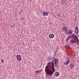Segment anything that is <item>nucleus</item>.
<instances>
[{
  "label": "nucleus",
  "mask_w": 79,
  "mask_h": 79,
  "mask_svg": "<svg viewBox=\"0 0 79 79\" xmlns=\"http://www.w3.org/2000/svg\"><path fill=\"white\" fill-rule=\"evenodd\" d=\"M69 46H65V48H69Z\"/></svg>",
  "instance_id": "6ab92c4d"
},
{
  "label": "nucleus",
  "mask_w": 79,
  "mask_h": 79,
  "mask_svg": "<svg viewBox=\"0 0 79 79\" xmlns=\"http://www.w3.org/2000/svg\"><path fill=\"white\" fill-rule=\"evenodd\" d=\"M75 34H77L79 32V30H75Z\"/></svg>",
  "instance_id": "ddd939ff"
},
{
  "label": "nucleus",
  "mask_w": 79,
  "mask_h": 79,
  "mask_svg": "<svg viewBox=\"0 0 79 79\" xmlns=\"http://www.w3.org/2000/svg\"><path fill=\"white\" fill-rule=\"evenodd\" d=\"M62 29L64 31L66 32L67 31V30H68V28H67V27H64L62 28Z\"/></svg>",
  "instance_id": "39448f33"
},
{
  "label": "nucleus",
  "mask_w": 79,
  "mask_h": 79,
  "mask_svg": "<svg viewBox=\"0 0 79 79\" xmlns=\"http://www.w3.org/2000/svg\"><path fill=\"white\" fill-rule=\"evenodd\" d=\"M50 67L49 66V65L46 66V67L45 71L47 74H49V75H52V74H53L55 71V68H54V63H52V71L50 70Z\"/></svg>",
  "instance_id": "f257e3e1"
},
{
  "label": "nucleus",
  "mask_w": 79,
  "mask_h": 79,
  "mask_svg": "<svg viewBox=\"0 0 79 79\" xmlns=\"http://www.w3.org/2000/svg\"><path fill=\"white\" fill-rule=\"evenodd\" d=\"M17 59L19 61H21V55H17Z\"/></svg>",
  "instance_id": "7ed1b4c3"
},
{
  "label": "nucleus",
  "mask_w": 79,
  "mask_h": 79,
  "mask_svg": "<svg viewBox=\"0 0 79 79\" xmlns=\"http://www.w3.org/2000/svg\"><path fill=\"white\" fill-rule=\"evenodd\" d=\"M72 32L70 30H68V34H72Z\"/></svg>",
  "instance_id": "9b49d317"
},
{
  "label": "nucleus",
  "mask_w": 79,
  "mask_h": 79,
  "mask_svg": "<svg viewBox=\"0 0 79 79\" xmlns=\"http://www.w3.org/2000/svg\"><path fill=\"white\" fill-rule=\"evenodd\" d=\"M55 74L56 76H59L60 75V73L58 72H56L55 73Z\"/></svg>",
  "instance_id": "6e6552de"
},
{
  "label": "nucleus",
  "mask_w": 79,
  "mask_h": 79,
  "mask_svg": "<svg viewBox=\"0 0 79 79\" xmlns=\"http://www.w3.org/2000/svg\"><path fill=\"white\" fill-rule=\"evenodd\" d=\"M73 67H74V65L73 64H70L69 66V68L71 69H73Z\"/></svg>",
  "instance_id": "f8f14e48"
},
{
  "label": "nucleus",
  "mask_w": 79,
  "mask_h": 79,
  "mask_svg": "<svg viewBox=\"0 0 79 79\" xmlns=\"http://www.w3.org/2000/svg\"><path fill=\"white\" fill-rule=\"evenodd\" d=\"M69 37H69L68 38H67V41H68V40H69Z\"/></svg>",
  "instance_id": "412c9836"
},
{
  "label": "nucleus",
  "mask_w": 79,
  "mask_h": 79,
  "mask_svg": "<svg viewBox=\"0 0 79 79\" xmlns=\"http://www.w3.org/2000/svg\"><path fill=\"white\" fill-rule=\"evenodd\" d=\"M68 31H69L68 30H67V31H65L66 32V33H67V34H68Z\"/></svg>",
  "instance_id": "4be33fe9"
},
{
  "label": "nucleus",
  "mask_w": 79,
  "mask_h": 79,
  "mask_svg": "<svg viewBox=\"0 0 79 79\" xmlns=\"http://www.w3.org/2000/svg\"><path fill=\"white\" fill-rule=\"evenodd\" d=\"M67 1V0H63V1H62V2H63V3H64L65 2H66Z\"/></svg>",
  "instance_id": "dca6fc26"
},
{
  "label": "nucleus",
  "mask_w": 79,
  "mask_h": 79,
  "mask_svg": "<svg viewBox=\"0 0 79 79\" xmlns=\"http://www.w3.org/2000/svg\"><path fill=\"white\" fill-rule=\"evenodd\" d=\"M54 63H55V64H58V60L57 58H55L54 60Z\"/></svg>",
  "instance_id": "f03ea898"
},
{
  "label": "nucleus",
  "mask_w": 79,
  "mask_h": 79,
  "mask_svg": "<svg viewBox=\"0 0 79 79\" xmlns=\"http://www.w3.org/2000/svg\"><path fill=\"white\" fill-rule=\"evenodd\" d=\"M35 73H36L37 75L39 73V71L38 70L37 71H36V72H35Z\"/></svg>",
  "instance_id": "2eb2a0df"
},
{
  "label": "nucleus",
  "mask_w": 79,
  "mask_h": 79,
  "mask_svg": "<svg viewBox=\"0 0 79 79\" xmlns=\"http://www.w3.org/2000/svg\"><path fill=\"white\" fill-rule=\"evenodd\" d=\"M49 58V61H51L52 60V57H49V58Z\"/></svg>",
  "instance_id": "a211bd4d"
},
{
  "label": "nucleus",
  "mask_w": 79,
  "mask_h": 79,
  "mask_svg": "<svg viewBox=\"0 0 79 79\" xmlns=\"http://www.w3.org/2000/svg\"><path fill=\"white\" fill-rule=\"evenodd\" d=\"M76 40H71L70 41L71 44H74V43H76Z\"/></svg>",
  "instance_id": "0eeeda50"
},
{
  "label": "nucleus",
  "mask_w": 79,
  "mask_h": 79,
  "mask_svg": "<svg viewBox=\"0 0 79 79\" xmlns=\"http://www.w3.org/2000/svg\"><path fill=\"white\" fill-rule=\"evenodd\" d=\"M75 40H76V41H77V43L78 44H79V40H78V38H77V39H76Z\"/></svg>",
  "instance_id": "4468645a"
},
{
  "label": "nucleus",
  "mask_w": 79,
  "mask_h": 79,
  "mask_svg": "<svg viewBox=\"0 0 79 79\" xmlns=\"http://www.w3.org/2000/svg\"><path fill=\"white\" fill-rule=\"evenodd\" d=\"M58 15V16H59V17H60V15Z\"/></svg>",
  "instance_id": "393cba45"
},
{
  "label": "nucleus",
  "mask_w": 79,
  "mask_h": 79,
  "mask_svg": "<svg viewBox=\"0 0 79 79\" xmlns=\"http://www.w3.org/2000/svg\"><path fill=\"white\" fill-rule=\"evenodd\" d=\"M69 61H70V60L69 59L67 61L65 62L64 64H65V65H67L68 64V63H69Z\"/></svg>",
  "instance_id": "9d476101"
},
{
  "label": "nucleus",
  "mask_w": 79,
  "mask_h": 79,
  "mask_svg": "<svg viewBox=\"0 0 79 79\" xmlns=\"http://www.w3.org/2000/svg\"><path fill=\"white\" fill-rule=\"evenodd\" d=\"M55 66L56 68H57L58 67V66H57V64H55Z\"/></svg>",
  "instance_id": "aec40b11"
},
{
  "label": "nucleus",
  "mask_w": 79,
  "mask_h": 79,
  "mask_svg": "<svg viewBox=\"0 0 79 79\" xmlns=\"http://www.w3.org/2000/svg\"><path fill=\"white\" fill-rule=\"evenodd\" d=\"M50 62L48 63V65L50 64Z\"/></svg>",
  "instance_id": "b1692460"
},
{
  "label": "nucleus",
  "mask_w": 79,
  "mask_h": 79,
  "mask_svg": "<svg viewBox=\"0 0 79 79\" xmlns=\"http://www.w3.org/2000/svg\"><path fill=\"white\" fill-rule=\"evenodd\" d=\"M49 37L50 39H53L54 37V35L53 34H50Z\"/></svg>",
  "instance_id": "423d86ee"
},
{
  "label": "nucleus",
  "mask_w": 79,
  "mask_h": 79,
  "mask_svg": "<svg viewBox=\"0 0 79 79\" xmlns=\"http://www.w3.org/2000/svg\"><path fill=\"white\" fill-rule=\"evenodd\" d=\"M72 36L73 37L75 40H76V39H77L78 38L77 36H76L75 35H73Z\"/></svg>",
  "instance_id": "1a4fd4ad"
},
{
  "label": "nucleus",
  "mask_w": 79,
  "mask_h": 79,
  "mask_svg": "<svg viewBox=\"0 0 79 79\" xmlns=\"http://www.w3.org/2000/svg\"><path fill=\"white\" fill-rule=\"evenodd\" d=\"M75 30H79V29H78V27H77V26L76 27Z\"/></svg>",
  "instance_id": "f3484780"
},
{
  "label": "nucleus",
  "mask_w": 79,
  "mask_h": 79,
  "mask_svg": "<svg viewBox=\"0 0 79 79\" xmlns=\"http://www.w3.org/2000/svg\"><path fill=\"white\" fill-rule=\"evenodd\" d=\"M1 61H2V63H3V62H4L3 60H1Z\"/></svg>",
  "instance_id": "5701e85b"
},
{
  "label": "nucleus",
  "mask_w": 79,
  "mask_h": 79,
  "mask_svg": "<svg viewBox=\"0 0 79 79\" xmlns=\"http://www.w3.org/2000/svg\"><path fill=\"white\" fill-rule=\"evenodd\" d=\"M43 14L44 16H48V12L47 11H44L43 13Z\"/></svg>",
  "instance_id": "20e7f679"
}]
</instances>
